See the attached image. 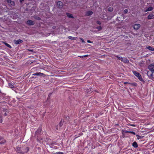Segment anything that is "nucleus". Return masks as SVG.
<instances>
[{
	"label": "nucleus",
	"instance_id": "obj_18",
	"mask_svg": "<svg viewBox=\"0 0 154 154\" xmlns=\"http://www.w3.org/2000/svg\"><path fill=\"white\" fill-rule=\"evenodd\" d=\"M68 38L69 39H72V40L75 39V37H74L69 36L68 37Z\"/></svg>",
	"mask_w": 154,
	"mask_h": 154
},
{
	"label": "nucleus",
	"instance_id": "obj_20",
	"mask_svg": "<svg viewBox=\"0 0 154 154\" xmlns=\"http://www.w3.org/2000/svg\"><path fill=\"white\" fill-rule=\"evenodd\" d=\"M108 10L109 11H113V8L111 7H109L108 8Z\"/></svg>",
	"mask_w": 154,
	"mask_h": 154
},
{
	"label": "nucleus",
	"instance_id": "obj_2",
	"mask_svg": "<svg viewBox=\"0 0 154 154\" xmlns=\"http://www.w3.org/2000/svg\"><path fill=\"white\" fill-rule=\"evenodd\" d=\"M117 57L119 60H121L124 63H129L128 60L126 58L119 57V56H117Z\"/></svg>",
	"mask_w": 154,
	"mask_h": 154
},
{
	"label": "nucleus",
	"instance_id": "obj_15",
	"mask_svg": "<svg viewBox=\"0 0 154 154\" xmlns=\"http://www.w3.org/2000/svg\"><path fill=\"white\" fill-rule=\"evenodd\" d=\"M134 148H137L138 147V145L136 142H134L132 144Z\"/></svg>",
	"mask_w": 154,
	"mask_h": 154
},
{
	"label": "nucleus",
	"instance_id": "obj_9",
	"mask_svg": "<svg viewBox=\"0 0 154 154\" xmlns=\"http://www.w3.org/2000/svg\"><path fill=\"white\" fill-rule=\"evenodd\" d=\"M44 75V74H43V73H41L40 72H38V73H35L33 74V75H34V76L36 75V76H42Z\"/></svg>",
	"mask_w": 154,
	"mask_h": 154
},
{
	"label": "nucleus",
	"instance_id": "obj_17",
	"mask_svg": "<svg viewBox=\"0 0 154 154\" xmlns=\"http://www.w3.org/2000/svg\"><path fill=\"white\" fill-rule=\"evenodd\" d=\"M93 13V12L91 11H89L86 12V15L87 16H89L91 15Z\"/></svg>",
	"mask_w": 154,
	"mask_h": 154
},
{
	"label": "nucleus",
	"instance_id": "obj_30",
	"mask_svg": "<svg viewBox=\"0 0 154 154\" xmlns=\"http://www.w3.org/2000/svg\"><path fill=\"white\" fill-rule=\"evenodd\" d=\"M88 56V55H85L84 56H79V57H87Z\"/></svg>",
	"mask_w": 154,
	"mask_h": 154
},
{
	"label": "nucleus",
	"instance_id": "obj_13",
	"mask_svg": "<svg viewBox=\"0 0 154 154\" xmlns=\"http://www.w3.org/2000/svg\"><path fill=\"white\" fill-rule=\"evenodd\" d=\"M146 48L148 49L149 50L154 51V48L151 47V46H148L146 47Z\"/></svg>",
	"mask_w": 154,
	"mask_h": 154
},
{
	"label": "nucleus",
	"instance_id": "obj_19",
	"mask_svg": "<svg viewBox=\"0 0 154 154\" xmlns=\"http://www.w3.org/2000/svg\"><path fill=\"white\" fill-rule=\"evenodd\" d=\"M41 128H39L38 129L36 132V133H39L41 132Z\"/></svg>",
	"mask_w": 154,
	"mask_h": 154
},
{
	"label": "nucleus",
	"instance_id": "obj_29",
	"mask_svg": "<svg viewBox=\"0 0 154 154\" xmlns=\"http://www.w3.org/2000/svg\"><path fill=\"white\" fill-rule=\"evenodd\" d=\"M80 40L82 41V42H83V43H84L85 42L84 40L82 38H80Z\"/></svg>",
	"mask_w": 154,
	"mask_h": 154
},
{
	"label": "nucleus",
	"instance_id": "obj_5",
	"mask_svg": "<svg viewBox=\"0 0 154 154\" xmlns=\"http://www.w3.org/2000/svg\"><path fill=\"white\" fill-rule=\"evenodd\" d=\"M140 25L139 24H136L134 25V28L135 29L137 30L140 27Z\"/></svg>",
	"mask_w": 154,
	"mask_h": 154
},
{
	"label": "nucleus",
	"instance_id": "obj_39",
	"mask_svg": "<svg viewBox=\"0 0 154 154\" xmlns=\"http://www.w3.org/2000/svg\"><path fill=\"white\" fill-rule=\"evenodd\" d=\"M37 19H38V20H40V18L39 17H38Z\"/></svg>",
	"mask_w": 154,
	"mask_h": 154
},
{
	"label": "nucleus",
	"instance_id": "obj_36",
	"mask_svg": "<svg viewBox=\"0 0 154 154\" xmlns=\"http://www.w3.org/2000/svg\"><path fill=\"white\" fill-rule=\"evenodd\" d=\"M131 126H132L135 127V125L134 124H132L131 125Z\"/></svg>",
	"mask_w": 154,
	"mask_h": 154
},
{
	"label": "nucleus",
	"instance_id": "obj_34",
	"mask_svg": "<svg viewBox=\"0 0 154 154\" xmlns=\"http://www.w3.org/2000/svg\"><path fill=\"white\" fill-rule=\"evenodd\" d=\"M87 42L89 43H91V42L90 40H88L87 41Z\"/></svg>",
	"mask_w": 154,
	"mask_h": 154
},
{
	"label": "nucleus",
	"instance_id": "obj_6",
	"mask_svg": "<svg viewBox=\"0 0 154 154\" xmlns=\"http://www.w3.org/2000/svg\"><path fill=\"white\" fill-rule=\"evenodd\" d=\"M57 5L58 8H61L63 7V3L60 1H59L57 2Z\"/></svg>",
	"mask_w": 154,
	"mask_h": 154
},
{
	"label": "nucleus",
	"instance_id": "obj_35",
	"mask_svg": "<svg viewBox=\"0 0 154 154\" xmlns=\"http://www.w3.org/2000/svg\"><path fill=\"white\" fill-rule=\"evenodd\" d=\"M97 29H101V28L100 26H99L98 27Z\"/></svg>",
	"mask_w": 154,
	"mask_h": 154
},
{
	"label": "nucleus",
	"instance_id": "obj_32",
	"mask_svg": "<svg viewBox=\"0 0 154 154\" xmlns=\"http://www.w3.org/2000/svg\"><path fill=\"white\" fill-rule=\"evenodd\" d=\"M97 24H99L100 25V24H101V23L100 22L98 21H97Z\"/></svg>",
	"mask_w": 154,
	"mask_h": 154
},
{
	"label": "nucleus",
	"instance_id": "obj_10",
	"mask_svg": "<svg viewBox=\"0 0 154 154\" xmlns=\"http://www.w3.org/2000/svg\"><path fill=\"white\" fill-rule=\"evenodd\" d=\"M5 142V140L2 137H0V143H4Z\"/></svg>",
	"mask_w": 154,
	"mask_h": 154
},
{
	"label": "nucleus",
	"instance_id": "obj_8",
	"mask_svg": "<svg viewBox=\"0 0 154 154\" xmlns=\"http://www.w3.org/2000/svg\"><path fill=\"white\" fill-rule=\"evenodd\" d=\"M15 43L17 45L23 42V41L21 39H18L14 41Z\"/></svg>",
	"mask_w": 154,
	"mask_h": 154
},
{
	"label": "nucleus",
	"instance_id": "obj_25",
	"mask_svg": "<svg viewBox=\"0 0 154 154\" xmlns=\"http://www.w3.org/2000/svg\"><path fill=\"white\" fill-rule=\"evenodd\" d=\"M8 85L11 88H13L14 87V86L11 84L9 83Z\"/></svg>",
	"mask_w": 154,
	"mask_h": 154
},
{
	"label": "nucleus",
	"instance_id": "obj_4",
	"mask_svg": "<svg viewBox=\"0 0 154 154\" xmlns=\"http://www.w3.org/2000/svg\"><path fill=\"white\" fill-rule=\"evenodd\" d=\"M148 69L152 72H154V64L149 65L148 67Z\"/></svg>",
	"mask_w": 154,
	"mask_h": 154
},
{
	"label": "nucleus",
	"instance_id": "obj_11",
	"mask_svg": "<svg viewBox=\"0 0 154 154\" xmlns=\"http://www.w3.org/2000/svg\"><path fill=\"white\" fill-rule=\"evenodd\" d=\"M154 18V15L152 14H149L148 16V19H152Z\"/></svg>",
	"mask_w": 154,
	"mask_h": 154
},
{
	"label": "nucleus",
	"instance_id": "obj_1",
	"mask_svg": "<svg viewBox=\"0 0 154 154\" xmlns=\"http://www.w3.org/2000/svg\"><path fill=\"white\" fill-rule=\"evenodd\" d=\"M29 150V148L28 147L26 148V150L24 151H23L22 148H21L19 147H17V148L16 151L17 152L19 153H24L27 152Z\"/></svg>",
	"mask_w": 154,
	"mask_h": 154
},
{
	"label": "nucleus",
	"instance_id": "obj_26",
	"mask_svg": "<svg viewBox=\"0 0 154 154\" xmlns=\"http://www.w3.org/2000/svg\"><path fill=\"white\" fill-rule=\"evenodd\" d=\"M151 76L154 79V72H152Z\"/></svg>",
	"mask_w": 154,
	"mask_h": 154
},
{
	"label": "nucleus",
	"instance_id": "obj_33",
	"mask_svg": "<svg viewBox=\"0 0 154 154\" xmlns=\"http://www.w3.org/2000/svg\"><path fill=\"white\" fill-rule=\"evenodd\" d=\"M24 1V0H20V3H22L23 1Z\"/></svg>",
	"mask_w": 154,
	"mask_h": 154
},
{
	"label": "nucleus",
	"instance_id": "obj_23",
	"mask_svg": "<svg viewBox=\"0 0 154 154\" xmlns=\"http://www.w3.org/2000/svg\"><path fill=\"white\" fill-rule=\"evenodd\" d=\"M5 45L7 47L9 48H11V46L8 43H5Z\"/></svg>",
	"mask_w": 154,
	"mask_h": 154
},
{
	"label": "nucleus",
	"instance_id": "obj_21",
	"mask_svg": "<svg viewBox=\"0 0 154 154\" xmlns=\"http://www.w3.org/2000/svg\"><path fill=\"white\" fill-rule=\"evenodd\" d=\"M63 120H61L60 122V126H62V125H63Z\"/></svg>",
	"mask_w": 154,
	"mask_h": 154
},
{
	"label": "nucleus",
	"instance_id": "obj_38",
	"mask_svg": "<svg viewBox=\"0 0 154 154\" xmlns=\"http://www.w3.org/2000/svg\"><path fill=\"white\" fill-rule=\"evenodd\" d=\"M2 119H0V122L2 123Z\"/></svg>",
	"mask_w": 154,
	"mask_h": 154
},
{
	"label": "nucleus",
	"instance_id": "obj_27",
	"mask_svg": "<svg viewBox=\"0 0 154 154\" xmlns=\"http://www.w3.org/2000/svg\"><path fill=\"white\" fill-rule=\"evenodd\" d=\"M8 3L10 5V4L11 3L12 1L11 0H7Z\"/></svg>",
	"mask_w": 154,
	"mask_h": 154
},
{
	"label": "nucleus",
	"instance_id": "obj_3",
	"mask_svg": "<svg viewBox=\"0 0 154 154\" xmlns=\"http://www.w3.org/2000/svg\"><path fill=\"white\" fill-rule=\"evenodd\" d=\"M133 73L137 76L140 80H142V78L140 74L138 72L133 70L132 71Z\"/></svg>",
	"mask_w": 154,
	"mask_h": 154
},
{
	"label": "nucleus",
	"instance_id": "obj_16",
	"mask_svg": "<svg viewBox=\"0 0 154 154\" xmlns=\"http://www.w3.org/2000/svg\"><path fill=\"white\" fill-rule=\"evenodd\" d=\"M152 9H153V8L151 7H150L146 9L145 11V12L150 11H151L152 10Z\"/></svg>",
	"mask_w": 154,
	"mask_h": 154
},
{
	"label": "nucleus",
	"instance_id": "obj_40",
	"mask_svg": "<svg viewBox=\"0 0 154 154\" xmlns=\"http://www.w3.org/2000/svg\"><path fill=\"white\" fill-rule=\"evenodd\" d=\"M2 116L1 114H0V118Z\"/></svg>",
	"mask_w": 154,
	"mask_h": 154
},
{
	"label": "nucleus",
	"instance_id": "obj_22",
	"mask_svg": "<svg viewBox=\"0 0 154 154\" xmlns=\"http://www.w3.org/2000/svg\"><path fill=\"white\" fill-rule=\"evenodd\" d=\"M9 5H11L12 6H14L15 5V3L13 1H11V3Z\"/></svg>",
	"mask_w": 154,
	"mask_h": 154
},
{
	"label": "nucleus",
	"instance_id": "obj_14",
	"mask_svg": "<svg viewBox=\"0 0 154 154\" xmlns=\"http://www.w3.org/2000/svg\"><path fill=\"white\" fill-rule=\"evenodd\" d=\"M66 15L69 18H74L73 16L72 15V14H70L67 13Z\"/></svg>",
	"mask_w": 154,
	"mask_h": 154
},
{
	"label": "nucleus",
	"instance_id": "obj_37",
	"mask_svg": "<svg viewBox=\"0 0 154 154\" xmlns=\"http://www.w3.org/2000/svg\"><path fill=\"white\" fill-rule=\"evenodd\" d=\"M124 84H129V83L128 82H125L124 83Z\"/></svg>",
	"mask_w": 154,
	"mask_h": 154
},
{
	"label": "nucleus",
	"instance_id": "obj_7",
	"mask_svg": "<svg viewBox=\"0 0 154 154\" xmlns=\"http://www.w3.org/2000/svg\"><path fill=\"white\" fill-rule=\"evenodd\" d=\"M27 23L29 25H31L34 24V22L31 20H29L27 21Z\"/></svg>",
	"mask_w": 154,
	"mask_h": 154
},
{
	"label": "nucleus",
	"instance_id": "obj_24",
	"mask_svg": "<svg viewBox=\"0 0 154 154\" xmlns=\"http://www.w3.org/2000/svg\"><path fill=\"white\" fill-rule=\"evenodd\" d=\"M53 154H63V153L61 152H58Z\"/></svg>",
	"mask_w": 154,
	"mask_h": 154
},
{
	"label": "nucleus",
	"instance_id": "obj_12",
	"mask_svg": "<svg viewBox=\"0 0 154 154\" xmlns=\"http://www.w3.org/2000/svg\"><path fill=\"white\" fill-rule=\"evenodd\" d=\"M7 111L8 110L7 109L3 110V111L2 112V114H3L4 116H6L7 115L6 113Z\"/></svg>",
	"mask_w": 154,
	"mask_h": 154
},
{
	"label": "nucleus",
	"instance_id": "obj_28",
	"mask_svg": "<svg viewBox=\"0 0 154 154\" xmlns=\"http://www.w3.org/2000/svg\"><path fill=\"white\" fill-rule=\"evenodd\" d=\"M128 132L134 135L135 134V133L133 131H129Z\"/></svg>",
	"mask_w": 154,
	"mask_h": 154
},
{
	"label": "nucleus",
	"instance_id": "obj_31",
	"mask_svg": "<svg viewBox=\"0 0 154 154\" xmlns=\"http://www.w3.org/2000/svg\"><path fill=\"white\" fill-rule=\"evenodd\" d=\"M124 12L125 13H126L128 12V10L127 9H125L124 10Z\"/></svg>",
	"mask_w": 154,
	"mask_h": 154
},
{
	"label": "nucleus",
	"instance_id": "obj_41",
	"mask_svg": "<svg viewBox=\"0 0 154 154\" xmlns=\"http://www.w3.org/2000/svg\"><path fill=\"white\" fill-rule=\"evenodd\" d=\"M104 16L103 18H103H102L104 19L105 20L106 19H105V18H104Z\"/></svg>",
	"mask_w": 154,
	"mask_h": 154
}]
</instances>
